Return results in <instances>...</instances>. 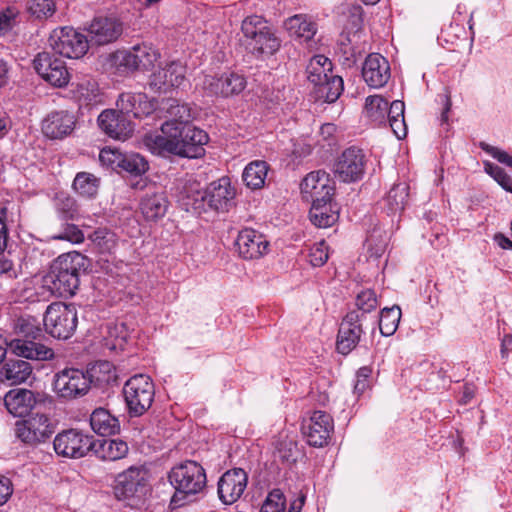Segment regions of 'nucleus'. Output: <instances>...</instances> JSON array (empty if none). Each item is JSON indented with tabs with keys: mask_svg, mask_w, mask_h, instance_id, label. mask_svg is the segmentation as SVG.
<instances>
[{
	"mask_svg": "<svg viewBox=\"0 0 512 512\" xmlns=\"http://www.w3.org/2000/svg\"><path fill=\"white\" fill-rule=\"evenodd\" d=\"M235 244L239 255L248 260L260 258L267 253L269 247L266 237L251 228L240 231Z\"/></svg>",
	"mask_w": 512,
	"mask_h": 512,
	"instance_id": "obj_26",
	"label": "nucleus"
},
{
	"mask_svg": "<svg viewBox=\"0 0 512 512\" xmlns=\"http://www.w3.org/2000/svg\"><path fill=\"white\" fill-rule=\"evenodd\" d=\"M223 97L241 93L246 87V79L242 74L231 72L222 75Z\"/></svg>",
	"mask_w": 512,
	"mask_h": 512,
	"instance_id": "obj_49",
	"label": "nucleus"
},
{
	"mask_svg": "<svg viewBox=\"0 0 512 512\" xmlns=\"http://www.w3.org/2000/svg\"><path fill=\"white\" fill-rule=\"evenodd\" d=\"M405 104L403 101L394 100L389 107L386 120L398 139H403L407 135V126L404 118Z\"/></svg>",
	"mask_w": 512,
	"mask_h": 512,
	"instance_id": "obj_41",
	"label": "nucleus"
},
{
	"mask_svg": "<svg viewBox=\"0 0 512 512\" xmlns=\"http://www.w3.org/2000/svg\"><path fill=\"white\" fill-rule=\"evenodd\" d=\"M202 88L208 95L223 97L222 75L220 77L211 75L204 76L202 81Z\"/></svg>",
	"mask_w": 512,
	"mask_h": 512,
	"instance_id": "obj_59",
	"label": "nucleus"
},
{
	"mask_svg": "<svg viewBox=\"0 0 512 512\" xmlns=\"http://www.w3.org/2000/svg\"><path fill=\"white\" fill-rule=\"evenodd\" d=\"M205 192L209 209L226 212L233 206L236 193L229 178L222 177L211 182Z\"/></svg>",
	"mask_w": 512,
	"mask_h": 512,
	"instance_id": "obj_23",
	"label": "nucleus"
},
{
	"mask_svg": "<svg viewBox=\"0 0 512 512\" xmlns=\"http://www.w3.org/2000/svg\"><path fill=\"white\" fill-rule=\"evenodd\" d=\"M17 14L16 9L12 7L0 10V36L7 34L13 29Z\"/></svg>",
	"mask_w": 512,
	"mask_h": 512,
	"instance_id": "obj_58",
	"label": "nucleus"
},
{
	"mask_svg": "<svg viewBox=\"0 0 512 512\" xmlns=\"http://www.w3.org/2000/svg\"><path fill=\"white\" fill-rule=\"evenodd\" d=\"M308 258L310 264L313 267L323 266L329 258L328 246L326 245L325 241L322 240L318 243H315L310 248Z\"/></svg>",
	"mask_w": 512,
	"mask_h": 512,
	"instance_id": "obj_55",
	"label": "nucleus"
},
{
	"mask_svg": "<svg viewBox=\"0 0 512 512\" xmlns=\"http://www.w3.org/2000/svg\"><path fill=\"white\" fill-rule=\"evenodd\" d=\"M365 166L366 157L363 150L352 146L338 157L334 167L335 176L345 183L356 182L362 179Z\"/></svg>",
	"mask_w": 512,
	"mask_h": 512,
	"instance_id": "obj_13",
	"label": "nucleus"
},
{
	"mask_svg": "<svg viewBox=\"0 0 512 512\" xmlns=\"http://www.w3.org/2000/svg\"><path fill=\"white\" fill-rule=\"evenodd\" d=\"M180 201L187 212L201 214L209 209L205 190L194 184L183 188Z\"/></svg>",
	"mask_w": 512,
	"mask_h": 512,
	"instance_id": "obj_36",
	"label": "nucleus"
},
{
	"mask_svg": "<svg viewBox=\"0 0 512 512\" xmlns=\"http://www.w3.org/2000/svg\"><path fill=\"white\" fill-rule=\"evenodd\" d=\"M149 472L143 466H131L115 479L114 494L132 507L142 505L150 494Z\"/></svg>",
	"mask_w": 512,
	"mask_h": 512,
	"instance_id": "obj_6",
	"label": "nucleus"
},
{
	"mask_svg": "<svg viewBox=\"0 0 512 512\" xmlns=\"http://www.w3.org/2000/svg\"><path fill=\"white\" fill-rule=\"evenodd\" d=\"M122 157V152L110 148L102 149L99 154V160L101 163L116 171L119 169Z\"/></svg>",
	"mask_w": 512,
	"mask_h": 512,
	"instance_id": "obj_57",
	"label": "nucleus"
},
{
	"mask_svg": "<svg viewBox=\"0 0 512 512\" xmlns=\"http://www.w3.org/2000/svg\"><path fill=\"white\" fill-rule=\"evenodd\" d=\"M480 148L502 164L512 167V156L497 147L480 142Z\"/></svg>",
	"mask_w": 512,
	"mask_h": 512,
	"instance_id": "obj_61",
	"label": "nucleus"
},
{
	"mask_svg": "<svg viewBox=\"0 0 512 512\" xmlns=\"http://www.w3.org/2000/svg\"><path fill=\"white\" fill-rule=\"evenodd\" d=\"M148 162L137 153L124 154L117 172H127L134 176H140L148 170Z\"/></svg>",
	"mask_w": 512,
	"mask_h": 512,
	"instance_id": "obj_46",
	"label": "nucleus"
},
{
	"mask_svg": "<svg viewBox=\"0 0 512 512\" xmlns=\"http://www.w3.org/2000/svg\"><path fill=\"white\" fill-rule=\"evenodd\" d=\"M160 131V134H149L144 138L145 146L153 154H172L186 158H200L205 154L204 146L208 143L209 136L192 122L178 126L161 124Z\"/></svg>",
	"mask_w": 512,
	"mask_h": 512,
	"instance_id": "obj_1",
	"label": "nucleus"
},
{
	"mask_svg": "<svg viewBox=\"0 0 512 512\" xmlns=\"http://www.w3.org/2000/svg\"><path fill=\"white\" fill-rule=\"evenodd\" d=\"M388 60L378 53L369 54L362 66V77L371 88H381L390 79Z\"/></svg>",
	"mask_w": 512,
	"mask_h": 512,
	"instance_id": "obj_25",
	"label": "nucleus"
},
{
	"mask_svg": "<svg viewBox=\"0 0 512 512\" xmlns=\"http://www.w3.org/2000/svg\"><path fill=\"white\" fill-rule=\"evenodd\" d=\"M400 318L401 309L398 306L382 309L376 323L380 333L385 337L393 335L398 328Z\"/></svg>",
	"mask_w": 512,
	"mask_h": 512,
	"instance_id": "obj_43",
	"label": "nucleus"
},
{
	"mask_svg": "<svg viewBox=\"0 0 512 512\" xmlns=\"http://www.w3.org/2000/svg\"><path fill=\"white\" fill-rule=\"evenodd\" d=\"M54 430V424L45 414H35L26 420L17 421L15 424V436L30 445L45 442L51 437Z\"/></svg>",
	"mask_w": 512,
	"mask_h": 512,
	"instance_id": "obj_12",
	"label": "nucleus"
},
{
	"mask_svg": "<svg viewBox=\"0 0 512 512\" xmlns=\"http://www.w3.org/2000/svg\"><path fill=\"white\" fill-rule=\"evenodd\" d=\"M87 270V258L78 252L61 255L49 275L52 289L60 296H72L79 287L80 275Z\"/></svg>",
	"mask_w": 512,
	"mask_h": 512,
	"instance_id": "obj_5",
	"label": "nucleus"
},
{
	"mask_svg": "<svg viewBox=\"0 0 512 512\" xmlns=\"http://www.w3.org/2000/svg\"><path fill=\"white\" fill-rule=\"evenodd\" d=\"M241 31L247 48L256 57L272 56L281 47V39L262 16L246 17L242 21Z\"/></svg>",
	"mask_w": 512,
	"mask_h": 512,
	"instance_id": "obj_4",
	"label": "nucleus"
},
{
	"mask_svg": "<svg viewBox=\"0 0 512 512\" xmlns=\"http://www.w3.org/2000/svg\"><path fill=\"white\" fill-rule=\"evenodd\" d=\"M408 197V186L405 183L395 184L386 196V203L390 213H397L404 209Z\"/></svg>",
	"mask_w": 512,
	"mask_h": 512,
	"instance_id": "obj_48",
	"label": "nucleus"
},
{
	"mask_svg": "<svg viewBox=\"0 0 512 512\" xmlns=\"http://www.w3.org/2000/svg\"><path fill=\"white\" fill-rule=\"evenodd\" d=\"M53 239L80 244L84 241L85 236L82 230L75 224H66L60 233L53 236Z\"/></svg>",
	"mask_w": 512,
	"mask_h": 512,
	"instance_id": "obj_56",
	"label": "nucleus"
},
{
	"mask_svg": "<svg viewBox=\"0 0 512 512\" xmlns=\"http://www.w3.org/2000/svg\"><path fill=\"white\" fill-rule=\"evenodd\" d=\"M91 41L105 45L117 40L123 32V23L115 16L100 15L93 18L87 28Z\"/></svg>",
	"mask_w": 512,
	"mask_h": 512,
	"instance_id": "obj_20",
	"label": "nucleus"
},
{
	"mask_svg": "<svg viewBox=\"0 0 512 512\" xmlns=\"http://www.w3.org/2000/svg\"><path fill=\"white\" fill-rule=\"evenodd\" d=\"M248 475L242 468L227 470L218 481V496L225 505L235 503L244 493Z\"/></svg>",
	"mask_w": 512,
	"mask_h": 512,
	"instance_id": "obj_19",
	"label": "nucleus"
},
{
	"mask_svg": "<svg viewBox=\"0 0 512 512\" xmlns=\"http://www.w3.org/2000/svg\"><path fill=\"white\" fill-rule=\"evenodd\" d=\"M91 379V384L103 389L117 382L114 365L109 361H99L85 372Z\"/></svg>",
	"mask_w": 512,
	"mask_h": 512,
	"instance_id": "obj_38",
	"label": "nucleus"
},
{
	"mask_svg": "<svg viewBox=\"0 0 512 512\" xmlns=\"http://www.w3.org/2000/svg\"><path fill=\"white\" fill-rule=\"evenodd\" d=\"M48 42L55 53L71 59L83 57L89 48L87 37L68 26L54 29Z\"/></svg>",
	"mask_w": 512,
	"mask_h": 512,
	"instance_id": "obj_9",
	"label": "nucleus"
},
{
	"mask_svg": "<svg viewBox=\"0 0 512 512\" xmlns=\"http://www.w3.org/2000/svg\"><path fill=\"white\" fill-rule=\"evenodd\" d=\"M186 67L180 61H171L151 74L148 85L154 92H166L179 87L185 79Z\"/></svg>",
	"mask_w": 512,
	"mask_h": 512,
	"instance_id": "obj_21",
	"label": "nucleus"
},
{
	"mask_svg": "<svg viewBox=\"0 0 512 512\" xmlns=\"http://www.w3.org/2000/svg\"><path fill=\"white\" fill-rule=\"evenodd\" d=\"M317 93L325 102H335L343 91V80L340 76L330 75L322 84H318Z\"/></svg>",
	"mask_w": 512,
	"mask_h": 512,
	"instance_id": "obj_45",
	"label": "nucleus"
},
{
	"mask_svg": "<svg viewBox=\"0 0 512 512\" xmlns=\"http://www.w3.org/2000/svg\"><path fill=\"white\" fill-rule=\"evenodd\" d=\"M372 370L368 366H363L358 369L356 373V382L354 384V393L361 395L367 388H369V378Z\"/></svg>",
	"mask_w": 512,
	"mask_h": 512,
	"instance_id": "obj_60",
	"label": "nucleus"
},
{
	"mask_svg": "<svg viewBox=\"0 0 512 512\" xmlns=\"http://www.w3.org/2000/svg\"><path fill=\"white\" fill-rule=\"evenodd\" d=\"M165 192L156 186L149 187L140 200V211L147 221H157L164 217L168 209Z\"/></svg>",
	"mask_w": 512,
	"mask_h": 512,
	"instance_id": "obj_27",
	"label": "nucleus"
},
{
	"mask_svg": "<svg viewBox=\"0 0 512 512\" xmlns=\"http://www.w3.org/2000/svg\"><path fill=\"white\" fill-rule=\"evenodd\" d=\"M485 171L489 174L505 191L512 193V178L500 166L485 162Z\"/></svg>",
	"mask_w": 512,
	"mask_h": 512,
	"instance_id": "obj_53",
	"label": "nucleus"
},
{
	"mask_svg": "<svg viewBox=\"0 0 512 512\" xmlns=\"http://www.w3.org/2000/svg\"><path fill=\"white\" fill-rule=\"evenodd\" d=\"M74 190L84 198H94L99 188V179L87 172L77 173L73 181Z\"/></svg>",
	"mask_w": 512,
	"mask_h": 512,
	"instance_id": "obj_44",
	"label": "nucleus"
},
{
	"mask_svg": "<svg viewBox=\"0 0 512 512\" xmlns=\"http://www.w3.org/2000/svg\"><path fill=\"white\" fill-rule=\"evenodd\" d=\"M289 35L300 41L311 40L317 32V25L307 15L297 14L284 22Z\"/></svg>",
	"mask_w": 512,
	"mask_h": 512,
	"instance_id": "obj_33",
	"label": "nucleus"
},
{
	"mask_svg": "<svg viewBox=\"0 0 512 512\" xmlns=\"http://www.w3.org/2000/svg\"><path fill=\"white\" fill-rule=\"evenodd\" d=\"M17 338L9 342L13 354L30 360L47 361L54 358V351L40 342L42 329L36 318L21 316L14 321Z\"/></svg>",
	"mask_w": 512,
	"mask_h": 512,
	"instance_id": "obj_2",
	"label": "nucleus"
},
{
	"mask_svg": "<svg viewBox=\"0 0 512 512\" xmlns=\"http://www.w3.org/2000/svg\"><path fill=\"white\" fill-rule=\"evenodd\" d=\"M123 395L131 417L143 415L152 405L155 389L151 378L144 374L129 378L124 387Z\"/></svg>",
	"mask_w": 512,
	"mask_h": 512,
	"instance_id": "obj_8",
	"label": "nucleus"
},
{
	"mask_svg": "<svg viewBox=\"0 0 512 512\" xmlns=\"http://www.w3.org/2000/svg\"><path fill=\"white\" fill-rule=\"evenodd\" d=\"M480 148L502 164L512 167V156L497 147L480 142Z\"/></svg>",
	"mask_w": 512,
	"mask_h": 512,
	"instance_id": "obj_62",
	"label": "nucleus"
},
{
	"mask_svg": "<svg viewBox=\"0 0 512 512\" xmlns=\"http://www.w3.org/2000/svg\"><path fill=\"white\" fill-rule=\"evenodd\" d=\"M32 366L21 359H9L1 368V376L12 384L25 382L32 374Z\"/></svg>",
	"mask_w": 512,
	"mask_h": 512,
	"instance_id": "obj_37",
	"label": "nucleus"
},
{
	"mask_svg": "<svg viewBox=\"0 0 512 512\" xmlns=\"http://www.w3.org/2000/svg\"><path fill=\"white\" fill-rule=\"evenodd\" d=\"M88 238L101 253H111L117 246L116 234L107 228H98Z\"/></svg>",
	"mask_w": 512,
	"mask_h": 512,
	"instance_id": "obj_47",
	"label": "nucleus"
},
{
	"mask_svg": "<svg viewBox=\"0 0 512 512\" xmlns=\"http://www.w3.org/2000/svg\"><path fill=\"white\" fill-rule=\"evenodd\" d=\"M366 245L370 257H381L387 247V239L382 238L381 231L374 229L373 232L367 237Z\"/></svg>",
	"mask_w": 512,
	"mask_h": 512,
	"instance_id": "obj_54",
	"label": "nucleus"
},
{
	"mask_svg": "<svg viewBox=\"0 0 512 512\" xmlns=\"http://www.w3.org/2000/svg\"><path fill=\"white\" fill-rule=\"evenodd\" d=\"M91 387L89 376L77 368H65L54 375L53 391L64 400H73L86 395Z\"/></svg>",
	"mask_w": 512,
	"mask_h": 512,
	"instance_id": "obj_10",
	"label": "nucleus"
},
{
	"mask_svg": "<svg viewBox=\"0 0 512 512\" xmlns=\"http://www.w3.org/2000/svg\"><path fill=\"white\" fill-rule=\"evenodd\" d=\"M13 493L12 482L6 476L0 475V506L4 505Z\"/></svg>",
	"mask_w": 512,
	"mask_h": 512,
	"instance_id": "obj_63",
	"label": "nucleus"
},
{
	"mask_svg": "<svg viewBox=\"0 0 512 512\" xmlns=\"http://www.w3.org/2000/svg\"><path fill=\"white\" fill-rule=\"evenodd\" d=\"M76 125V117L67 110L50 112L42 121V132L49 139H63Z\"/></svg>",
	"mask_w": 512,
	"mask_h": 512,
	"instance_id": "obj_24",
	"label": "nucleus"
},
{
	"mask_svg": "<svg viewBox=\"0 0 512 512\" xmlns=\"http://www.w3.org/2000/svg\"><path fill=\"white\" fill-rule=\"evenodd\" d=\"M53 448L58 456L79 459L92 451L93 436L78 429L63 430L55 436Z\"/></svg>",
	"mask_w": 512,
	"mask_h": 512,
	"instance_id": "obj_11",
	"label": "nucleus"
},
{
	"mask_svg": "<svg viewBox=\"0 0 512 512\" xmlns=\"http://www.w3.org/2000/svg\"><path fill=\"white\" fill-rule=\"evenodd\" d=\"M160 111L167 120L162 124H174V126L192 122L194 112L187 103H182L176 98L163 99L160 104Z\"/></svg>",
	"mask_w": 512,
	"mask_h": 512,
	"instance_id": "obj_30",
	"label": "nucleus"
},
{
	"mask_svg": "<svg viewBox=\"0 0 512 512\" xmlns=\"http://www.w3.org/2000/svg\"><path fill=\"white\" fill-rule=\"evenodd\" d=\"M160 57V53L151 44H138L129 50L119 51L115 58L119 67L128 71L149 70Z\"/></svg>",
	"mask_w": 512,
	"mask_h": 512,
	"instance_id": "obj_15",
	"label": "nucleus"
},
{
	"mask_svg": "<svg viewBox=\"0 0 512 512\" xmlns=\"http://www.w3.org/2000/svg\"><path fill=\"white\" fill-rule=\"evenodd\" d=\"M33 66L37 74L52 86L64 87L69 82L65 62L49 52L39 53L33 60Z\"/></svg>",
	"mask_w": 512,
	"mask_h": 512,
	"instance_id": "obj_16",
	"label": "nucleus"
},
{
	"mask_svg": "<svg viewBox=\"0 0 512 512\" xmlns=\"http://www.w3.org/2000/svg\"><path fill=\"white\" fill-rule=\"evenodd\" d=\"M119 110L129 118L132 115L135 118H141L148 115L153 109L150 101L144 93L124 92L119 95L117 100Z\"/></svg>",
	"mask_w": 512,
	"mask_h": 512,
	"instance_id": "obj_28",
	"label": "nucleus"
},
{
	"mask_svg": "<svg viewBox=\"0 0 512 512\" xmlns=\"http://www.w3.org/2000/svg\"><path fill=\"white\" fill-rule=\"evenodd\" d=\"M332 67V62L329 58L324 55H315L310 59L306 67L307 79L315 86L322 84L325 79L333 75Z\"/></svg>",
	"mask_w": 512,
	"mask_h": 512,
	"instance_id": "obj_39",
	"label": "nucleus"
},
{
	"mask_svg": "<svg viewBox=\"0 0 512 512\" xmlns=\"http://www.w3.org/2000/svg\"><path fill=\"white\" fill-rule=\"evenodd\" d=\"M43 323L45 330L57 339L70 338L78 324L77 309L74 304L54 302L47 306Z\"/></svg>",
	"mask_w": 512,
	"mask_h": 512,
	"instance_id": "obj_7",
	"label": "nucleus"
},
{
	"mask_svg": "<svg viewBox=\"0 0 512 512\" xmlns=\"http://www.w3.org/2000/svg\"><path fill=\"white\" fill-rule=\"evenodd\" d=\"M55 208L58 216L63 220H74L78 215L76 200L69 195H59L56 198Z\"/></svg>",
	"mask_w": 512,
	"mask_h": 512,
	"instance_id": "obj_50",
	"label": "nucleus"
},
{
	"mask_svg": "<svg viewBox=\"0 0 512 512\" xmlns=\"http://www.w3.org/2000/svg\"><path fill=\"white\" fill-rule=\"evenodd\" d=\"M28 11L38 19H46L55 13L56 4L54 0H30Z\"/></svg>",
	"mask_w": 512,
	"mask_h": 512,
	"instance_id": "obj_52",
	"label": "nucleus"
},
{
	"mask_svg": "<svg viewBox=\"0 0 512 512\" xmlns=\"http://www.w3.org/2000/svg\"><path fill=\"white\" fill-rule=\"evenodd\" d=\"M268 165L265 161L256 160L250 162L244 169L242 179L247 187L260 189L267 177Z\"/></svg>",
	"mask_w": 512,
	"mask_h": 512,
	"instance_id": "obj_40",
	"label": "nucleus"
},
{
	"mask_svg": "<svg viewBox=\"0 0 512 512\" xmlns=\"http://www.w3.org/2000/svg\"><path fill=\"white\" fill-rule=\"evenodd\" d=\"M35 403L33 392L27 389L10 390L4 397V404L8 412L15 417L28 415Z\"/></svg>",
	"mask_w": 512,
	"mask_h": 512,
	"instance_id": "obj_29",
	"label": "nucleus"
},
{
	"mask_svg": "<svg viewBox=\"0 0 512 512\" xmlns=\"http://www.w3.org/2000/svg\"><path fill=\"white\" fill-rule=\"evenodd\" d=\"M334 430L332 417L324 411H314L312 415L303 420L301 431L307 443L313 447H323L328 444Z\"/></svg>",
	"mask_w": 512,
	"mask_h": 512,
	"instance_id": "obj_14",
	"label": "nucleus"
},
{
	"mask_svg": "<svg viewBox=\"0 0 512 512\" xmlns=\"http://www.w3.org/2000/svg\"><path fill=\"white\" fill-rule=\"evenodd\" d=\"M331 201L317 198L312 202L309 217L315 226L327 228L338 220V212L333 209Z\"/></svg>",
	"mask_w": 512,
	"mask_h": 512,
	"instance_id": "obj_34",
	"label": "nucleus"
},
{
	"mask_svg": "<svg viewBox=\"0 0 512 512\" xmlns=\"http://www.w3.org/2000/svg\"><path fill=\"white\" fill-rule=\"evenodd\" d=\"M300 189L303 198L311 202L317 198L332 200L334 195V186L329 174L323 170L310 172L301 182Z\"/></svg>",
	"mask_w": 512,
	"mask_h": 512,
	"instance_id": "obj_22",
	"label": "nucleus"
},
{
	"mask_svg": "<svg viewBox=\"0 0 512 512\" xmlns=\"http://www.w3.org/2000/svg\"><path fill=\"white\" fill-rule=\"evenodd\" d=\"M494 240L503 249H512V241L502 233H497L494 236Z\"/></svg>",
	"mask_w": 512,
	"mask_h": 512,
	"instance_id": "obj_64",
	"label": "nucleus"
},
{
	"mask_svg": "<svg viewBox=\"0 0 512 512\" xmlns=\"http://www.w3.org/2000/svg\"><path fill=\"white\" fill-rule=\"evenodd\" d=\"M356 309L349 313H355L360 321L370 324L372 332L375 331L377 315L375 311L379 305L377 295L374 290L366 289L358 293L355 301Z\"/></svg>",
	"mask_w": 512,
	"mask_h": 512,
	"instance_id": "obj_31",
	"label": "nucleus"
},
{
	"mask_svg": "<svg viewBox=\"0 0 512 512\" xmlns=\"http://www.w3.org/2000/svg\"><path fill=\"white\" fill-rule=\"evenodd\" d=\"M389 107L388 101L383 97L379 95L368 96L365 101L366 117L376 124H385Z\"/></svg>",
	"mask_w": 512,
	"mask_h": 512,
	"instance_id": "obj_42",
	"label": "nucleus"
},
{
	"mask_svg": "<svg viewBox=\"0 0 512 512\" xmlns=\"http://www.w3.org/2000/svg\"><path fill=\"white\" fill-rule=\"evenodd\" d=\"M168 479L175 489L171 498L174 507L183 506L189 497L202 492L207 482L204 468L191 460L173 467Z\"/></svg>",
	"mask_w": 512,
	"mask_h": 512,
	"instance_id": "obj_3",
	"label": "nucleus"
},
{
	"mask_svg": "<svg viewBox=\"0 0 512 512\" xmlns=\"http://www.w3.org/2000/svg\"><path fill=\"white\" fill-rule=\"evenodd\" d=\"M128 445L120 439H101L93 438L92 453L104 461H116L124 458L128 453Z\"/></svg>",
	"mask_w": 512,
	"mask_h": 512,
	"instance_id": "obj_32",
	"label": "nucleus"
},
{
	"mask_svg": "<svg viewBox=\"0 0 512 512\" xmlns=\"http://www.w3.org/2000/svg\"><path fill=\"white\" fill-rule=\"evenodd\" d=\"M370 324L360 321L359 316L355 313H347L338 330L336 348L343 355H348L359 344L364 327Z\"/></svg>",
	"mask_w": 512,
	"mask_h": 512,
	"instance_id": "obj_17",
	"label": "nucleus"
},
{
	"mask_svg": "<svg viewBox=\"0 0 512 512\" xmlns=\"http://www.w3.org/2000/svg\"><path fill=\"white\" fill-rule=\"evenodd\" d=\"M286 497L281 489H273L266 496L259 512H285Z\"/></svg>",
	"mask_w": 512,
	"mask_h": 512,
	"instance_id": "obj_51",
	"label": "nucleus"
},
{
	"mask_svg": "<svg viewBox=\"0 0 512 512\" xmlns=\"http://www.w3.org/2000/svg\"><path fill=\"white\" fill-rule=\"evenodd\" d=\"M97 123L104 134L116 140H126L134 131V124L120 110H103L97 118Z\"/></svg>",
	"mask_w": 512,
	"mask_h": 512,
	"instance_id": "obj_18",
	"label": "nucleus"
},
{
	"mask_svg": "<svg viewBox=\"0 0 512 512\" xmlns=\"http://www.w3.org/2000/svg\"><path fill=\"white\" fill-rule=\"evenodd\" d=\"M92 430L101 436H110L120 431L119 420L104 408L95 409L90 416Z\"/></svg>",
	"mask_w": 512,
	"mask_h": 512,
	"instance_id": "obj_35",
	"label": "nucleus"
}]
</instances>
